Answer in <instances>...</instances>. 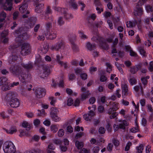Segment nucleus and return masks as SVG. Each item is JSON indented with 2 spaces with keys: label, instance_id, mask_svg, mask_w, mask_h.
Listing matches in <instances>:
<instances>
[{
  "label": "nucleus",
  "instance_id": "44",
  "mask_svg": "<svg viewBox=\"0 0 153 153\" xmlns=\"http://www.w3.org/2000/svg\"><path fill=\"white\" fill-rule=\"evenodd\" d=\"M79 34L80 36L82 39H85L87 38V36L85 34L81 31H79Z\"/></svg>",
  "mask_w": 153,
  "mask_h": 153
},
{
  "label": "nucleus",
  "instance_id": "9",
  "mask_svg": "<svg viewBox=\"0 0 153 153\" xmlns=\"http://www.w3.org/2000/svg\"><path fill=\"white\" fill-rule=\"evenodd\" d=\"M7 79L6 77H0V86L3 85L2 89L3 91H6L8 89L9 87L8 82H7Z\"/></svg>",
  "mask_w": 153,
  "mask_h": 153
},
{
  "label": "nucleus",
  "instance_id": "52",
  "mask_svg": "<svg viewBox=\"0 0 153 153\" xmlns=\"http://www.w3.org/2000/svg\"><path fill=\"white\" fill-rule=\"evenodd\" d=\"M106 65L107 67V71L109 73L111 71V66L110 64L108 63H106Z\"/></svg>",
  "mask_w": 153,
  "mask_h": 153
},
{
  "label": "nucleus",
  "instance_id": "64",
  "mask_svg": "<svg viewBox=\"0 0 153 153\" xmlns=\"http://www.w3.org/2000/svg\"><path fill=\"white\" fill-rule=\"evenodd\" d=\"M73 103V100L71 98H69L67 100V105L70 106Z\"/></svg>",
  "mask_w": 153,
  "mask_h": 153
},
{
  "label": "nucleus",
  "instance_id": "63",
  "mask_svg": "<svg viewBox=\"0 0 153 153\" xmlns=\"http://www.w3.org/2000/svg\"><path fill=\"white\" fill-rule=\"evenodd\" d=\"M105 131V129L103 127H101L99 128V132L100 134H104Z\"/></svg>",
  "mask_w": 153,
  "mask_h": 153
},
{
  "label": "nucleus",
  "instance_id": "41",
  "mask_svg": "<svg viewBox=\"0 0 153 153\" xmlns=\"http://www.w3.org/2000/svg\"><path fill=\"white\" fill-rule=\"evenodd\" d=\"M129 82L131 85H133L136 84L137 80L136 79L133 77H131L129 80Z\"/></svg>",
  "mask_w": 153,
  "mask_h": 153
},
{
  "label": "nucleus",
  "instance_id": "49",
  "mask_svg": "<svg viewBox=\"0 0 153 153\" xmlns=\"http://www.w3.org/2000/svg\"><path fill=\"white\" fill-rule=\"evenodd\" d=\"M132 143L130 142H128L126 144L125 147V150L126 151H128L130 149V147L131 146Z\"/></svg>",
  "mask_w": 153,
  "mask_h": 153
},
{
  "label": "nucleus",
  "instance_id": "42",
  "mask_svg": "<svg viewBox=\"0 0 153 153\" xmlns=\"http://www.w3.org/2000/svg\"><path fill=\"white\" fill-rule=\"evenodd\" d=\"M119 104L116 102H114L112 104V108L114 109V110L115 111H117L119 108Z\"/></svg>",
  "mask_w": 153,
  "mask_h": 153
},
{
  "label": "nucleus",
  "instance_id": "39",
  "mask_svg": "<svg viewBox=\"0 0 153 153\" xmlns=\"http://www.w3.org/2000/svg\"><path fill=\"white\" fill-rule=\"evenodd\" d=\"M100 150L99 147L98 146H96L93 147L92 151L93 153H98Z\"/></svg>",
  "mask_w": 153,
  "mask_h": 153
},
{
  "label": "nucleus",
  "instance_id": "35",
  "mask_svg": "<svg viewBox=\"0 0 153 153\" xmlns=\"http://www.w3.org/2000/svg\"><path fill=\"white\" fill-rule=\"evenodd\" d=\"M72 45V47L73 50L75 52H77L79 51L78 47L73 42H71Z\"/></svg>",
  "mask_w": 153,
  "mask_h": 153
},
{
  "label": "nucleus",
  "instance_id": "12",
  "mask_svg": "<svg viewBox=\"0 0 153 153\" xmlns=\"http://www.w3.org/2000/svg\"><path fill=\"white\" fill-rule=\"evenodd\" d=\"M45 90L43 88H38L35 91L36 96L38 98H42L45 95Z\"/></svg>",
  "mask_w": 153,
  "mask_h": 153
},
{
  "label": "nucleus",
  "instance_id": "19",
  "mask_svg": "<svg viewBox=\"0 0 153 153\" xmlns=\"http://www.w3.org/2000/svg\"><path fill=\"white\" fill-rule=\"evenodd\" d=\"M3 129L7 133L11 134L15 133L17 131L16 128L15 126H12L9 130L6 128H4Z\"/></svg>",
  "mask_w": 153,
  "mask_h": 153
},
{
  "label": "nucleus",
  "instance_id": "38",
  "mask_svg": "<svg viewBox=\"0 0 153 153\" xmlns=\"http://www.w3.org/2000/svg\"><path fill=\"white\" fill-rule=\"evenodd\" d=\"M57 24L59 26H61L64 24V21L62 17H59L57 21Z\"/></svg>",
  "mask_w": 153,
  "mask_h": 153
},
{
  "label": "nucleus",
  "instance_id": "11",
  "mask_svg": "<svg viewBox=\"0 0 153 153\" xmlns=\"http://www.w3.org/2000/svg\"><path fill=\"white\" fill-rule=\"evenodd\" d=\"M45 34L46 37L50 40L55 39L57 36L56 33L55 31H45Z\"/></svg>",
  "mask_w": 153,
  "mask_h": 153
},
{
  "label": "nucleus",
  "instance_id": "58",
  "mask_svg": "<svg viewBox=\"0 0 153 153\" xmlns=\"http://www.w3.org/2000/svg\"><path fill=\"white\" fill-rule=\"evenodd\" d=\"M61 65L62 66H63L64 68H68V65L67 62H60V63L59 64Z\"/></svg>",
  "mask_w": 153,
  "mask_h": 153
},
{
  "label": "nucleus",
  "instance_id": "46",
  "mask_svg": "<svg viewBox=\"0 0 153 153\" xmlns=\"http://www.w3.org/2000/svg\"><path fill=\"white\" fill-rule=\"evenodd\" d=\"M50 101V104L52 105H54L56 101V99L53 97H49Z\"/></svg>",
  "mask_w": 153,
  "mask_h": 153
},
{
  "label": "nucleus",
  "instance_id": "48",
  "mask_svg": "<svg viewBox=\"0 0 153 153\" xmlns=\"http://www.w3.org/2000/svg\"><path fill=\"white\" fill-rule=\"evenodd\" d=\"M145 8L146 10L148 13L153 11V7H152L149 5H147L146 7Z\"/></svg>",
  "mask_w": 153,
  "mask_h": 153
},
{
  "label": "nucleus",
  "instance_id": "1",
  "mask_svg": "<svg viewBox=\"0 0 153 153\" xmlns=\"http://www.w3.org/2000/svg\"><path fill=\"white\" fill-rule=\"evenodd\" d=\"M5 100L11 107L16 108L20 105L19 100L16 98V94L14 92H10L8 93Z\"/></svg>",
  "mask_w": 153,
  "mask_h": 153
},
{
  "label": "nucleus",
  "instance_id": "23",
  "mask_svg": "<svg viewBox=\"0 0 153 153\" xmlns=\"http://www.w3.org/2000/svg\"><path fill=\"white\" fill-rule=\"evenodd\" d=\"M141 68L140 65H138L136 67H131L130 68V71L132 74H134Z\"/></svg>",
  "mask_w": 153,
  "mask_h": 153
},
{
  "label": "nucleus",
  "instance_id": "43",
  "mask_svg": "<svg viewBox=\"0 0 153 153\" xmlns=\"http://www.w3.org/2000/svg\"><path fill=\"white\" fill-rule=\"evenodd\" d=\"M97 142L96 145H100L101 144V143H103L104 142V139L102 138H97Z\"/></svg>",
  "mask_w": 153,
  "mask_h": 153
},
{
  "label": "nucleus",
  "instance_id": "32",
  "mask_svg": "<svg viewBox=\"0 0 153 153\" xmlns=\"http://www.w3.org/2000/svg\"><path fill=\"white\" fill-rule=\"evenodd\" d=\"M74 0H68L67 1L71 5V7L74 9L77 8V5L76 3L74 2Z\"/></svg>",
  "mask_w": 153,
  "mask_h": 153
},
{
  "label": "nucleus",
  "instance_id": "8",
  "mask_svg": "<svg viewBox=\"0 0 153 153\" xmlns=\"http://www.w3.org/2000/svg\"><path fill=\"white\" fill-rule=\"evenodd\" d=\"M27 4L26 3H25L22 4V5L19 7V10L20 12L22 13H24L26 12L25 14L23 15V17L25 18L28 17V14L29 13V12L27 10Z\"/></svg>",
  "mask_w": 153,
  "mask_h": 153
},
{
  "label": "nucleus",
  "instance_id": "61",
  "mask_svg": "<svg viewBox=\"0 0 153 153\" xmlns=\"http://www.w3.org/2000/svg\"><path fill=\"white\" fill-rule=\"evenodd\" d=\"M40 121L38 119H36L34 120L33 124L36 126H37L40 124Z\"/></svg>",
  "mask_w": 153,
  "mask_h": 153
},
{
  "label": "nucleus",
  "instance_id": "24",
  "mask_svg": "<svg viewBox=\"0 0 153 153\" xmlns=\"http://www.w3.org/2000/svg\"><path fill=\"white\" fill-rule=\"evenodd\" d=\"M59 112L58 110L55 108H52L51 109L50 112V117H52L53 115L57 114Z\"/></svg>",
  "mask_w": 153,
  "mask_h": 153
},
{
  "label": "nucleus",
  "instance_id": "10",
  "mask_svg": "<svg viewBox=\"0 0 153 153\" xmlns=\"http://www.w3.org/2000/svg\"><path fill=\"white\" fill-rule=\"evenodd\" d=\"M50 74L49 68L47 66L43 67L42 70L41 71L40 75L41 77L43 79L47 77Z\"/></svg>",
  "mask_w": 153,
  "mask_h": 153
},
{
  "label": "nucleus",
  "instance_id": "59",
  "mask_svg": "<svg viewBox=\"0 0 153 153\" xmlns=\"http://www.w3.org/2000/svg\"><path fill=\"white\" fill-rule=\"evenodd\" d=\"M25 114L27 117L29 118H32L34 117L33 114L31 112H27Z\"/></svg>",
  "mask_w": 153,
  "mask_h": 153
},
{
  "label": "nucleus",
  "instance_id": "20",
  "mask_svg": "<svg viewBox=\"0 0 153 153\" xmlns=\"http://www.w3.org/2000/svg\"><path fill=\"white\" fill-rule=\"evenodd\" d=\"M119 122L120 123H119V128L120 129H125L126 127L128 125V123L125 120H119Z\"/></svg>",
  "mask_w": 153,
  "mask_h": 153
},
{
  "label": "nucleus",
  "instance_id": "29",
  "mask_svg": "<svg viewBox=\"0 0 153 153\" xmlns=\"http://www.w3.org/2000/svg\"><path fill=\"white\" fill-rule=\"evenodd\" d=\"M128 82L127 81H125L123 83H122V91L128 89Z\"/></svg>",
  "mask_w": 153,
  "mask_h": 153
},
{
  "label": "nucleus",
  "instance_id": "54",
  "mask_svg": "<svg viewBox=\"0 0 153 153\" xmlns=\"http://www.w3.org/2000/svg\"><path fill=\"white\" fill-rule=\"evenodd\" d=\"M8 34V30H4L1 33V36L2 38H4Z\"/></svg>",
  "mask_w": 153,
  "mask_h": 153
},
{
  "label": "nucleus",
  "instance_id": "7",
  "mask_svg": "<svg viewBox=\"0 0 153 153\" xmlns=\"http://www.w3.org/2000/svg\"><path fill=\"white\" fill-rule=\"evenodd\" d=\"M3 0H0V4H2L4 9L6 10H11L12 7L13 0H6V2L4 4H2Z\"/></svg>",
  "mask_w": 153,
  "mask_h": 153
},
{
  "label": "nucleus",
  "instance_id": "26",
  "mask_svg": "<svg viewBox=\"0 0 153 153\" xmlns=\"http://www.w3.org/2000/svg\"><path fill=\"white\" fill-rule=\"evenodd\" d=\"M48 45L47 44H45L41 49V52L42 53H46L48 50Z\"/></svg>",
  "mask_w": 153,
  "mask_h": 153
},
{
  "label": "nucleus",
  "instance_id": "37",
  "mask_svg": "<svg viewBox=\"0 0 153 153\" xmlns=\"http://www.w3.org/2000/svg\"><path fill=\"white\" fill-rule=\"evenodd\" d=\"M138 50L140 54L143 56H146V52L144 50L143 48L142 47H139Z\"/></svg>",
  "mask_w": 153,
  "mask_h": 153
},
{
  "label": "nucleus",
  "instance_id": "36",
  "mask_svg": "<svg viewBox=\"0 0 153 153\" xmlns=\"http://www.w3.org/2000/svg\"><path fill=\"white\" fill-rule=\"evenodd\" d=\"M18 58L17 56L16 55H12L10 56L9 58V63H10L12 61L16 60Z\"/></svg>",
  "mask_w": 153,
  "mask_h": 153
},
{
  "label": "nucleus",
  "instance_id": "30",
  "mask_svg": "<svg viewBox=\"0 0 153 153\" xmlns=\"http://www.w3.org/2000/svg\"><path fill=\"white\" fill-rule=\"evenodd\" d=\"M66 91L67 94L69 95H71L74 96H76L77 93L75 92H73L72 90L70 88H67Z\"/></svg>",
  "mask_w": 153,
  "mask_h": 153
},
{
  "label": "nucleus",
  "instance_id": "6",
  "mask_svg": "<svg viewBox=\"0 0 153 153\" xmlns=\"http://www.w3.org/2000/svg\"><path fill=\"white\" fill-rule=\"evenodd\" d=\"M100 37L97 33L95 34L93 37L91 38V40L97 42H99L100 46L102 47L105 49H108V45L106 44V43L105 42H103L102 40H100Z\"/></svg>",
  "mask_w": 153,
  "mask_h": 153
},
{
  "label": "nucleus",
  "instance_id": "55",
  "mask_svg": "<svg viewBox=\"0 0 153 153\" xmlns=\"http://www.w3.org/2000/svg\"><path fill=\"white\" fill-rule=\"evenodd\" d=\"M55 147L54 145L52 143H50L48 146V150L51 149L54 150L55 149Z\"/></svg>",
  "mask_w": 153,
  "mask_h": 153
},
{
  "label": "nucleus",
  "instance_id": "22",
  "mask_svg": "<svg viewBox=\"0 0 153 153\" xmlns=\"http://www.w3.org/2000/svg\"><path fill=\"white\" fill-rule=\"evenodd\" d=\"M6 16V13L4 12H2L0 13V28L2 26V24L1 23L4 20Z\"/></svg>",
  "mask_w": 153,
  "mask_h": 153
},
{
  "label": "nucleus",
  "instance_id": "15",
  "mask_svg": "<svg viewBox=\"0 0 153 153\" xmlns=\"http://www.w3.org/2000/svg\"><path fill=\"white\" fill-rule=\"evenodd\" d=\"M23 31V28H19V30L18 31H16L14 33L15 36H18V37H22L23 39H25V36L26 35V33H24Z\"/></svg>",
  "mask_w": 153,
  "mask_h": 153
},
{
  "label": "nucleus",
  "instance_id": "25",
  "mask_svg": "<svg viewBox=\"0 0 153 153\" xmlns=\"http://www.w3.org/2000/svg\"><path fill=\"white\" fill-rule=\"evenodd\" d=\"M21 65L22 67L26 69H30L33 67L32 64L31 62H29L26 64L23 63H22Z\"/></svg>",
  "mask_w": 153,
  "mask_h": 153
},
{
  "label": "nucleus",
  "instance_id": "47",
  "mask_svg": "<svg viewBox=\"0 0 153 153\" xmlns=\"http://www.w3.org/2000/svg\"><path fill=\"white\" fill-rule=\"evenodd\" d=\"M140 89L141 91H142V88L140 86V85H136L134 87V90L136 92H138Z\"/></svg>",
  "mask_w": 153,
  "mask_h": 153
},
{
  "label": "nucleus",
  "instance_id": "53",
  "mask_svg": "<svg viewBox=\"0 0 153 153\" xmlns=\"http://www.w3.org/2000/svg\"><path fill=\"white\" fill-rule=\"evenodd\" d=\"M53 141L55 144L57 145H59L60 146L61 144H62L63 143V141L62 142L59 140H53Z\"/></svg>",
  "mask_w": 153,
  "mask_h": 153
},
{
  "label": "nucleus",
  "instance_id": "27",
  "mask_svg": "<svg viewBox=\"0 0 153 153\" xmlns=\"http://www.w3.org/2000/svg\"><path fill=\"white\" fill-rule=\"evenodd\" d=\"M59 126L57 125H52L51 126V130L53 133L56 132L58 129Z\"/></svg>",
  "mask_w": 153,
  "mask_h": 153
},
{
  "label": "nucleus",
  "instance_id": "45",
  "mask_svg": "<svg viewBox=\"0 0 153 153\" xmlns=\"http://www.w3.org/2000/svg\"><path fill=\"white\" fill-rule=\"evenodd\" d=\"M64 16L66 19H71L73 18V15L70 13H66Z\"/></svg>",
  "mask_w": 153,
  "mask_h": 153
},
{
  "label": "nucleus",
  "instance_id": "51",
  "mask_svg": "<svg viewBox=\"0 0 153 153\" xmlns=\"http://www.w3.org/2000/svg\"><path fill=\"white\" fill-rule=\"evenodd\" d=\"M64 134V131L63 129H60L58 132V136L59 137L62 136Z\"/></svg>",
  "mask_w": 153,
  "mask_h": 153
},
{
  "label": "nucleus",
  "instance_id": "34",
  "mask_svg": "<svg viewBox=\"0 0 153 153\" xmlns=\"http://www.w3.org/2000/svg\"><path fill=\"white\" fill-rule=\"evenodd\" d=\"M75 145L78 149H80L83 146V143L82 142L76 141L75 142Z\"/></svg>",
  "mask_w": 153,
  "mask_h": 153
},
{
  "label": "nucleus",
  "instance_id": "56",
  "mask_svg": "<svg viewBox=\"0 0 153 153\" xmlns=\"http://www.w3.org/2000/svg\"><path fill=\"white\" fill-rule=\"evenodd\" d=\"M81 78L83 80H85L87 78V75L85 73H83L80 74Z\"/></svg>",
  "mask_w": 153,
  "mask_h": 153
},
{
  "label": "nucleus",
  "instance_id": "14",
  "mask_svg": "<svg viewBox=\"0 0 153 153\" xmlns=\"http://www.w3.org/2000/svg\"><path fill=\"white\" fill-rule=\"evenodd\" d=\"M69 142L66 139H64L63 141V143L61 144L60 146V148L61 151L62 152H65L67 149V146L68 145Z\"/></svg>",
  "mask_w": 153,
  "mask_h": 153
},
{
  "label": "nucleus",
  "instance_id": "13",
  "mask_svg": "<svg viewBox=\"0 0 153 153\" xmlns=\"http://www.w3.org/2000/svg\"><path fill=\"white\" fill-rule=\"evenodd\" d=\"M64 46L62 42H58L56 45H53L50 47V49L52 50H55L58 51L60 49H63Z\"/></svg>",
  "mask_w": 153,
  "mask_h": 153
},
{
  "label": "nucleus",
  "instance_id": "17",
  "mask_svg": "<svg viewBox=\"0 0 153 153\" xmlns=\"http://www.w3.org/2000/svg\"><path fill=\"white\" fill-rule=\"evenodd\" d=\"M44 5L43 4L38 3L36 4L35 9V12L38 13H40L43 11Z\"/></svg>",
  "mask_w": 153,
  "mask_h": 153
},
{
  "label": "nucleus",
  "instance_id": "28",
  "mask_svg": "<svg viewBox=\"0 0 153 153\" xmlns=\"http://www.w3.org/2000/svg\"><path fill=\"white\" fill-rule=\"evenodd\" d=\"M22 126L25 128H28L30 129L31 127V124L26 121H23L22 123Z\"/></svg>",
  "mask_w": 153,
  "mask_h": 153
},
{
  "label": "nucleus",
  "instance_id": "62",
  "mask_svg": "<svg viewBox=\"0 0 153 153\" xmlns=\"http://www.w3.org/2000/svg\"><path fill=\"white\" fill-rule=\"evenodd\" d=\"M112 148L113 145L111 143H109L107 147V149L110 152L112 151Z\"/></svg>",
  "mask_w": 153,
  "mask_h": 153
},
{
  "label": "nucleus",
  "instance_id": "2",
  "mask_svg": "<svg viewBox=\"0 0 153 153\" xmlns=\"http://www.w3.org/2000/svg\"><path fill=\"white\" fill-rule=\"evenodd\" d=\"M12 72L14 75H18L19 79L22 82H25L27 78L28 75L22 73V69L19 66L12 67L11 68Z\"/></svg>",
  "mask_w": 153,
  "mask_h": 153
},
{
  "label": "nucleus",
  "instance_id": "3",
  "mask_svg": "<svg viewBox=\"0 0 153 153\" xmlns=\"http://www.w3.org/2000/svg\"><path fill=\"white\" fill-rule=\"evenodd\" d=\"M3 150L5 153H16V147L11 141L5 142L3 146Z\"/></svg>",
  "mask_w": 153,
  "mask_h": 153
},
{
  "label": "nucleus",
  "instance_id": "60",
  "mask_svg": "<svg viewBox=\"0 0 153 153\" xmlns=\"http://www.w3.org/2000/svg\"><path fill=\"white\" fill-rule=\"evenodd\" d=\"M111 15V14L110 12L106 11L103 14L104 16L106 18L109 17Z\"/></svg>",
  "mask_w": 153,
  "mask_h": 153
},
{
  "label": "nucleus",
  "instance_id": "50",
  "mask_svg": "<svg viewBox=\"0 0 153 153\" xmlns=\"http://www.w3.org/2000/svg\"><path fill=\"white\" fill-rule=\"evenodd\" d=\"M139 131V129L138 128V127L137 125L135 127L131 129V131L133 133L137 132Z\"/></svg>",
  "mask_w": 153,
  "mask_h": 153
},
{
  "label": "nucleus",
  "instance_id": "33",
  "mask_svg": "<svg viewBox=\"0 0 153 153\" xmlns=\"http://www.w3.org/2000/svg\"><path fill=\"white\" fill-rule=\"evenodd\" d=\"M51 117L53 121L55 122H59L61 120V118L58 116L57 114L53 115V116Z\"/></svg>",
  "mask_w": 153,
  "mask_h": 153
},
{
  "label": "nucleus",
  "instance_id": "21",
  "mask_svg": "<svg viewBox=\"0 0 153 153\" xmlns=\"http://www.w3.org/2000/svg\"><path fill=\"white\" fill-rule=\"evenodd\" d=\"M91 95L89 91H86L85 92H83L81 94V99L83 101L88 98Z\"/></svg>",
  "mask_w": 153,
  "mask_h": 153
},
{
  "label": "nucleus",
  "instance_id": "16",
  "mask_svg": "<svg viewBox=\"0 0 153 153\" xmlns=\"http://www.w3.org/2000/svg\"><path fill=\"white\" fill-rule=\"evenodd\" d=\"M94 115V112L93 111L91 110L87 114H84L83 118L85 120L89 121L91 119L92 117Z\"/></svg>",
  "mask_w": 153,
  "mask_h": 153
},
{
  "label": "nucleus",
  "instance_id": "5",
  "mask_svg": "<svg viewBox=\"0 0 153 153\" xmlns=\"http://www.w3.org/2000/svg\"><path fill=\"white\" fill-rule=\"evenodd\" d=\"M21 53L23 55H27L30 53L31 47L28 43H23L21 45Z\"/></svg>",
  "mask_w": 153,
  "mask_h": 153
},
{
  "label": "nucleus",
  "instance_id": "31",
  "mask_svg": "<svg viewBox=\"0 0 153 153\" xmlns=\"http://www.w3.org/2000/svg\"><path fill=\"white\" fill-rule=\"evenodd\" d=\"M95 46V45L91 44L89 42H88L86 43V47L90 51L92 50Z\"/></svg>",
  "mask_w": 153,
  "mask_h": 153
},
{
  "label": "nucleus",
  "instance_id": "18",
  "mask_svg": "<svg viewBox=\"0 0 153 153\" xmlns=\"http://www.w3.org/2000/svg\"><path fill=\"white\" fill-rule=\"evenodd\" d=\"M141 22V20H139L138 22H136V20H134L133 22L130 21H128L126 22V25L128 27L131 28L134 27L136 25H137L138 27L139 23L140 24Z\"/></svg>",
  "mask_w": 153,
  "mask_h": 153
},
{
  "label": "nucleus",
  "instance_id": "57",
  "mask_svg": "<svg viewBox=\"0 0 153 153\" xmlns=\"http://www.w3.org/2000/svg\"><path fill=\"white\" fill-rule=\"evenodd\" d=\"M147 110L148 112H150L152 114L153 109H152V106L151 105H147Z\"/></svg>",
  "mask_w": 153,
  "mask_h": 153
},
{
  "label": "nucleus",
  "instance_id": "40",
  "mask_svg": "<svg viewBox=\"0 0 153 153\" xmlns=\"http://www.w3.org/2000/svg\"><path fill=\"white\" fill-rule=\"evenodd\" d=\"M136 149L138 153H142L143 149V145H140L139 146H137Z\"/></svg>",
  "mask_w": 153,
  "mask_h": 153
},
{
  "label": "nucleus",
  "instance_id": "4",
  "mask_svg": "<svg viewBox=\"0 0 153 153\" xmlns=\"http://www.w3.org/2000/svg\"><path fill=\"white\" fill-rule=\"evenodd\" d=\"M148 0H140L137 4L134 10V13L135 16H141L143 13V9L141 6Z\"/></svg>",
  "mask_w": 153,
  "mask_h": 153
}]
</instances>
